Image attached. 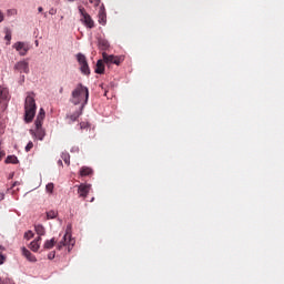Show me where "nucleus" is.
Masks as SVG:
<instances>
[{
    "label": "nucleus",
    "instance_id": "obj_1",
    "mask_svg": "<svg viewBox=\"0 0 284 284\" xmlns=\"http://www.w3.org/2000/svg\"><path fill=\"white\" fill-rule=\"evenodd\" d=\"M90 99V90L88 87L79 83L71 93L70 103L73 105H80L81 110H84Z\"/></svg>",
    "mask_w": 284,
    "mask_h": 284
},
{
    "label": "nucleus",
    "instance_id": "obj_2",
    "mask_svg": "<svg viewBox=\"0 0 284 284\" xmlns=\"http://www.w3.org/2000/svg\"><path fill=\"white\" fill-rule=\"evenodd\" d=\"M34 92H27L24 100V121L26 123H32L34 115L37 114V101L34 100Z\"/></svg>",
    "mask_w": 284,
    "mask_h": 284
},
{
    "label": "nucleus",
    "instance_id": "obj_3",
    "mask_svg": "<svg viewBox=\"0 0 284 284\" xmlns=\"http://www.w3.org/2000/svg\"><path fill=\"white\" fill-rule=\"evenodd\" d=\"M72 231V226H67V233L63 236V240L58 243V250H62V247H65L68 245V250H72L74 247L75 241L72 239V234L70 233Z\"/></svg>",
    "mask_w": 284,
    "mask_h": 284
},
{
    "label": "nucleus",
    "instance_id": "obj_4",
    "mask_svg": "<svg viewBox=\"0 0 284 284\" xmlns=\"http://www.w3.org/2000/svg\"><path fill=\"white\" fill-rule=\"evenodd\" d=\"M75 57L80 65V72L84 74V77H90V65L88 64V58H85V54L78 53Z\"/></svg>",
    "mask_w": 284,
    "mask_h": 284
},
{
    "label": "nucleus",
    "instance_id": "obj_5",
    "mask_svg": "<svg viewBox=\"0 0 284 284\" xmlns=\"http://www.w3.org/2000/svg\"><path fill=\"white\" fill-rule=\"evenodd\" d=\"M13 70L19 72V74H30V60L22 59L13 65Z\"/></svg>",
    "mask_w": 284,
    "mask_h": 284
},
{
    "label": "nucleus",
    "instance_id": "obj_6",
    "mask_svg": "<svg viewBox=\"0 0 284 284\" xmlns=\"http://www.w3.org/2000/svg\"><path fill=\"white\" fill-rule=\"evenodd\" d=\"M79 13L81 14V23H83L85 28L92 30V28H94V20H92V17H90L88 12H85V9L83 7H79Z\"/></svg>",
    "mask_w": 284,
    "mask_h": 284
},
{
    "label": "nucleus",
    "instance_id": "obj_7",
    "mask_svg": "<svg viewBox=\"0 0 284 284\" xmlns=\"http://www.w3.org/2000/svg\"><path fill=\"white\" fill-rule=\"evenodd\" d=\"M13 50L18 52L19 57H26L30 52V43L18 41L12 45Z\"/></svg>",
    "mask_w": 284,
    "mask_h": 284
},
{
    "label": "nucleus",
    "instance_id": "obj_8",
    "mask_svg": "<svg viewBox=\"0 0 284 284\" xmlns=\"http://www.w3.org/2000/svg\"><path fill=\"white\" fill-rule=\"evenodd\" d=\"M30 134L38 141H43L45 139V130H43V126H36L34 129H30Z\"/></svg>",
    "mask_w": 284,
    "mask_h": 284
},
{
    "label": "nucleus",
    "instance_id": "obj_9",
    "mask_svg": "<svg viewBox=\"0 0 284 284\" xmlns=\"http://www.w3.org/2000/svg\"><path fill=\"white\" fill-rule=\"evenodd\" d=\"M90 190H92L91 184L81 183L78 186V194H79L80 199H87L88 194H90Z\"/></svg>",
    "mask_w": 284,
    "mask_h": 284
},
{
    "label": "nucleus",
    "instance_id": "obj_10",
    "mask_svg": "<svg viewBox=\"0 0 284 284\" xmlns=\"http://www.w3.org/2000/svg\"><path fill=\"white\" fill-rule=\"evenodd\" d=\"M102 59L104 63H106V65H112V63H114L115 65H119V63H121V61H119V58L112 54H108L106 52L102 53Z\"/></svg>",
    "mask_w": 284,
    "mask_h": 284
},
{
    "label": "nucleus",
    "instance_id": "obj_11",
    "mask_svg": "<svg viewBox=\"0 0 284 284\" xmlns=\"http://www.w3.org/2000/svg\"><path fill=\"white\" fill-rule=\"evenodd\" d=\"M8 101V89L0 87V111L6 110Z\"/></svg>",
    "mask_w": 284,
    "mask_h": 284
},
{
    "label": "nucleus",
    "instance_id": "obj_12",
    "mask_svg": "<svg viewBox=\"0 0 284 284\" xmlns=\"http://www.w3.org/2000/svg\"><path fill=\"white\" fill-rule=\"evenodd\" d=\"M98 21L100 26H105V23H108V14L105 13V7L103 4L100 7Z\"/></svg>",
    "mask_w": 284,
    "mask_h": 284
},
{
    "label": "nucleus",
    "instance_id": "obj_13",
    "mask_svg": "<svg viewBox=\"0 0 284 284\" xmlns=\"http://www.w3.org/2000/svg\"><path fill=\"white\" fill-rule=\"evenodd\" d=\"M22 256L30 261V263H37V257L24 246L21 248Z\"/></svg>",
    "mask_w": 284,
    "mask_h": 284
},
{
    "label": "nucleus",
    "instance_id": "obj_14",
    "mask_svg": "<svg viewBox=\"0 0 284 284\" xmlns=\"http://www.w3.org/2000/svg\"><path fill=\"white\" fill-rule=\"evenodd\" d=\"M105 72V65L103 64V60H98L95 64V74H103Z\"/></svg>",
    "mask_w": 284,
    "mask_h": 284
},
{
    "label": "nucleus",
    "instance_id": "obj_15",
    "mask_svg": "<svg viewBox=\"0 0 284 284\" xmlns=\"http://www.w3.org/2000/svg\"><path fill=\"white\" fill-rule=\"evenodd\" d=\"M98 45H99L100 50H108L110 48V42H108V40H105V39H99Z\"/></svg>",
    "mask_w": 284,
    "mask_h": 284
},
{
    "label": "nucleus",
    "instance_id": "obj_16",
    "mask_svg": "<svg viewBox=\"0 0 284 284\" xmlns=\"http://www.w3.org/2000/svg\"><path fill=\"white\" fill-rule=\"evenodd\" d=\"M36 230V234H38V236H45V227L42 224H37L34 226Z\"/></svg>",
    "mask_w": 284,
    "mask_h": 284
},
{
    "label": "nucleus",
    "instance_id": "obj_17",
    "mask_svg": "<svg viewBox=\"0 0 284 284\" xmlns=\"http://www.w3.org/2000/svg\"><path fill=\"white\" fill-rule=\"evenodd\" d=\"M83 114V110H81V106L78 111H75L73 114L69 115V119L71 121V123H74V121H77V119H79V116H81Z\"/></svg>",
    "mask_w": 284,
    "mask_h": 284
},
{
    "label": "nucleus",
    "instance_id": "obj_18",
    "mask_svg": "<svg viewBox=\"0 0 284 284\" xmlns=\"http://www.w3.org/2000/svg\"><path fill=\"white\" fill-rule=\"evenodd\" d=\"M44 119H45V115L38 113L37 119H36V122H34L36 128H41V126H43V121H44Z\"/></svg>",
    "mask_w": 284,
    "mask_h": 284
},
{
    "label": "nucleus",
    "instance_id": "obj_19",
    "mask_svg": "<svg viewBox=\"0 0 284 284\" xmlns=\"http://www.w3.org/2000/svg\"><path fill=\"white\" fill-rule=\"evenodd\" d=\"M92 169L88 168V166H82L80 169V176H90V174H92Z\"/></svg>",
    "mask_w": 284,
    "mask_h": 284
},
{
    "label": "nucleus",
    "instance_id": "obj_20",
    "mask_svg": "<svg viewBox=\"0 0 284 284\" xmlns=\"http://www.w3.org/2000/svg\"><path fill=\"white\" fill-rule=\"evenodd\" d=\"M54 243H57L54 237H52L51 240H47L43 245L44 250H52L54 247Z\"/></svg>",
    "mask_w": 284,
    "mask_h": 284
},
{
    "label": "nucleus",
    "instance_id": "obj_21",
    "mask_svg": "<svg viewBox=\"0 0 284 284\" xmlns=\"http://www.w3.org/2000/svg\"><path fill=\"white\" fill-rule=\"evenodd\" d=\"M6 163H12L13 165H17V163H19V158H17V155H9L6 159Z\"/></svg>",
    "mask_w": 284,
    "mask_h": 284
},
{
    "label": "nucleus",
    "instance_id": "obj_22",
    "mask_svg": "<svg viewBox=\"0 0 284 284\" xmlns=\"http://www.w3.org/2000/svg\"><path fill=\"white\" fill-rule=\"evenodd\" d=\"M61 159L64 161L65 165H70V153L62 152Z\"/></svg>",
    "mask_w": 284,
    "mask_h": 284
},
{
    "label": "nucleus",
    "instance_id": "obj_23",
    "mask_svg": "<svg viewBox=\"0 0 284 284\" xmlns=\"http://www.w3.org/2000/svg\"><path fill=\"white\" fill-rule=\"evenodd\" d=\"M39 247H40L39 242L32 241V242L30 243V250H31L32 252H39Z\"/></svg>",
    "mask_w": 284,
    "mask_h": 284
},
{
    "label": "nucleus",
    "instance_id": "obj_24",
    "mask_svg": "<svg viewBox=\"0 0 284 284\" xmlns=\"http://www.w3.org/2000/svg\"><path fill=\"white\" fill-rule=\"evenodd\" d=\"M57 216H59V213L57 211L47 212V219H57Z\"/></svg>",
    "mask_w": 284,
    "mask_h": 284
},
{
    "label": "nucleus",
    "instance_id": "obj_25",
    "mask_svg": "<svg viewBox=\"0 0 284 284\" xmlns=\"http://www.w3.org/2000/svg\"><path fill=\"white\" fill-rule=\"evenodd\" d=\"M45 191L49 192V194H52V192H54V183H48L45 185Z\"/></svg>",
    "mask_w": 284,
    "mask_h": 284
},
{
    "label": "nucleus",
    "instance_id": "obj_26",
    "mask_svg": "<svg viewBox=\"0 0 284 284\" xmlns=\"http://www.w3.org/2000/svg\"><path fill=\"white\" fill-rule=\"evenodd\" d=\"M6 250L2 245H0V252H3ZM6 263V256L0 253V265H3Z\"/></svg>",
    "mask_w": 284,
    "mask_h": 284
},
{
    "label": "nucleus",
    "instance_id": "obj_27",
    "mask_svg": "<svg viewBox=\"0 0 284 284\" xmlns=\"http://www.w3.org/2000/svg\"><path fill=\"white\" fill-rule=\"evenodd\" d=\"M4 39L7 42V45H10V41H12V33L10 31H7Z\"/></svg>",
    "mask_w": 284,
    "mask_h": 284
},
{
    "label": "nucleus",
    "instance_id": "obj_28",
    "mask_svg": "<svg viewBox=\"0 0 284 284\" xmlns=\"http://www.w3.org/2000/svg\"><path fill=\"white\" fill-rule=\"evenodd\" d=\"M34 237V233H32V231H28L24 233V239H27V241H30V239Z\"/></svg>",
    "mask_w": 284,
    "mask_h": 284
},
{
    "label": "nucleus",
    "instance_id": "obj_29",
    "mask_svg": "<svg viewBox=\"0 0 284 284\" xmlns=\"http://www.w3.org/2000/svg\"><path fill=\"white\" fill-rule=\"evenodd\" d=\"M34 148V143L32 141H29L28 144L26 145V152H30Z\"/></svg>",
    "mask_w": 284,
    "mask_h": 284
},
{
    "label": "nucleus",
    "instance_id": "obj_30",
    "mask_svg": "<svg viewBox=\"0 0 284 284\" xmlns=\"http://www.w3.org/2000/svg\"><path fill=\"white\" fill-rule=\"evenodd\" d=\"M4 19H6V16L3 14V11L0 10V23H3Z\"/></svg>",
    "mask_w": 284,
    "mask_h": 284
},
{
    "label": "nucleus",
    "instance_id": "obj_31",
    "mask_svg": "<svg viewBox=\"0 0 284 284\" xmlns=\"http://www.w3.org/2000/svg\"><path fill=\"white\" fill-rule=\"evenodd\" d=\"M54 256H55V253H54V252L49 253V254H48L49 261H52V260L54 258Z\"/></svg>",
    "mask_w": 284,
    "mask_h": 284
},
{
    "label": "nucleus",
    "instance_id": "obj_32",
    "mask_svg": "<svg viewBox=\"0 0 284 284\" xmlns=\"http://www.w3.org/2000/svg\"><path fill=\"white\" fill-rule=\"evenodd\" d=\"M90 3H93L94 6H99L101 3V0H89Z\"/></svg>",
    "mask_w": 284,
    "mask_h": 284
},
{
    "label": "nucleus",
    "instance_id": "obj_33",
    "mask_svg": "<svg viewBox=\"0 0 284 284\" xmlns=\"http://www.w3.org/2000/svg\"><path fill=\"white\" fill-rule=\"evenodd\" d=\"M49 14L54 16L57 14V9L52 8L49 10Z\"/></svg>",
    "mask_w": 284,
    "mask_h": 284
},
{
    "label": "nucleus",
    "instance_id": "obj_34",
    "mask_svg": "<svg viewBox=\"0 0 284 284\" xmlns=\"http://www.w3.org/2000/svg\"><path fill=\"white\" fill-rule=\"evenodd\" d=\"M38 114H42V116H45V110H43V108H41Z\"/></svg>",
    "mask_w": 284,
    "mask_h": 284
},
{
    "label": "nucleus",
    "instance_id": "obj_35",
    "mask_svg": "<svg viewBox=\"0 0 284 284\" xmlns=\"http://www.w3.org/2000/svg\"><path fill=\"white\" fill-rule=\"evenodd\" d=\"M80 128H81V130L85 129V122H81Z\"/></svg>",
    "mask_w": 284,
    "mask_h": 284
},
{
    "label": "nucleus",
    "instance_id": "obj_36",
    "mask_svg": "<svg viewBox=\"0 0 284 284\" xmlns=\"http://www.w3.org/2000/svg\"><path fill=\"white\" fill-rule=\"evenodd\" d=\"M20 81H21V83H23L26 81V75H21Z\"/></svg>",
    "mask_w": 284,
    "mask_h": 284
},
{
    "label": "nucleus",
    "instance_id": "obj_37",
    "mask_svg": "<svg viewBox=\"0 0 284 284\" xmlns=\"http://www.w3.org/2000/svg\"><path fill=\"white\" fill-rule=\"evenodd\" d=\"M71 152H79V148H73Z\"/></svg>",
    "mask_w": 284,
    "mask_h": 284
},
{
    "label": "nucleus",
    "instance_id": "obj_38",
    "mask_svg": "<svg viewBox=\"0 0 284 284\" xmlns=\"http://www.w3.org/2000/svg\"><path fill=\"white\" fill-rule=\"evenodd\" d=\"M58 165H61V166H63V161H61V160H58Z\"/></svg>",
    "mask_w": 284,
    "mask_h": 284
},
{
    "label": "nucleus",
    "instance_id": "obj_39",
    "mask_svg": "<svg viewBox=\"0 0 284 284\" xmlns=\"http://www.w3.org/2000/svg\"><path fill=\"white\" fill-rule=\"evenodd\" d=\"M17 185H21V183L20 182H14L13 187H17Z\"/></svg>",
    "mask_w": 284,
    "mask_h": 284
},
{
    "label": "nucleus",
    "instance_id": "obj_40",
    "mask_svg": "<svg viewBox=\"0 0 284 284\" xmlns=\"http://www.w3.org/2000/svg\"><path fill=\"white\" fill-rule=\"evenodd\" d=\"M38 12H43V7H39Z\"/></svg>",
    "mask_w": 284,
    "mask_h": 284
},
{
    "label": "nucleus",
    "instance_id": "obj_41",
    "mask_svg": "<svg viewBox=\"0 0 284 284\" xmlns=\"http://www.w3.org/2000/svg\"><path fill=\"white\" fill-rule=\"evenodd\" d=\"M59 93L63 94V87L60 88Z\"/></svg>",
    "mask_w": 284,
    "mask_h": 284
},
{
    "label": "nucleus",
    "instance_id": "obj_42",
    "mask_svg": "<svg viewBox=\"0 0 284 284\" xmlns=\"http://www.w3.org/2000/svg\"><path fill=\"white\" fill-rule=\"evenodd\" d=\"M33 241H37V243H39V241H41V235H39L38 239Z\"/></svg>",
    "mask_w": 284,
    "mask_h": 284
},
{
    "label": "nucleus",
    "instance_id": "obj_43",
    "mask_svg": "<svg viewBox=\"0 0 284 284\" xmlns=\"http://www.w3.org/2000/svg\"><path fill=\"white\" fill-rule=\"evenodd\" d=\"M3 156H4L3 152H0V161L1 159H3Z\"/></svg>",
    "mask_w": 284,
    "mask_h": 284
},
{
    "label": "nucleus",
    "instance_id": "obj_44",
    "mask_svg": "<svg viewBox=\"0 0 284 284\" xmlns=\"http://www.w3.org/2000/svg\"><path fill=\"white\" fill-rule=\"evenodd\" d=\"M0 201H3V194H0Z\"/></svg>",
    "mask_w": 284,
    "mask_h": 284
},
{
    "label": "nucleus",
    "instance_id": "obj_45",
    "mask_svg": "<svg viewBox=\"0 0 284 284\" xmlns=\"http://www.w3.org/2000/svg\"><path fill=\"white\" fill-rule=\"evenodd\" d=\"M94 202V197L91 199V203Z\"/></svg>",
    "mask_w": 284,
    "mask_h": 284
},
{
    "label": "nucleus",
    "instance_id": "obj_46",
    "mask_svg": "<svg viewBox=\"0 0 284 284\" xmlns=\"http://www.w3.org/2000/svg\"><path fill=\"white\" fill-rule=\"evenodd\" d=\"M44 17H48V13H44Z\"/></svg>",
    "mask_w": 284,
    "mask_h": 284
}]
</instances>
